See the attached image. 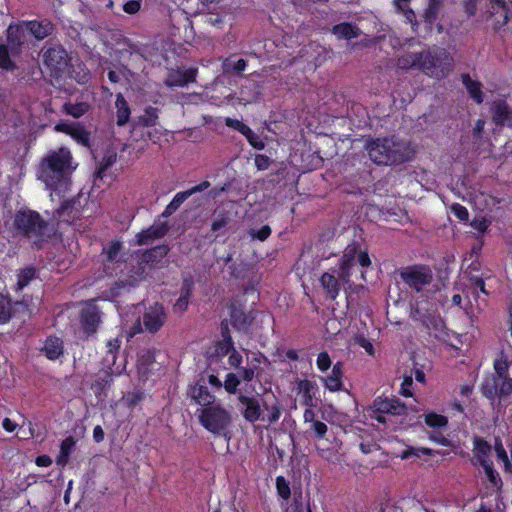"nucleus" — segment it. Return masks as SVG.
Instances as JSON below:
<instances>
[{
	"label": "nucleus",
	"mask_w": 512,
	"mask_h": 512,
	"mask_svg": "<svg viewBox=\"0 0 512 512\" xmlns=\"http://www.w3.org/2000/svg\"><path fill=\"white\" fill-rule=\"evenodd\" d=\"M76 168L77 163L73 161L68 148L50 150L39 164L38 179L47 189L60 195L68 190L71 175Z\"/></svg>",
	"instance_id": "1"
},
{
	"label": "nucleus",
	"mask_w": 512,
	"mask_h": 512,
	"mask_svg": "<svg viewBox=\"0 0 512 512\" xmlns=\"http://www.w3.org/2000/svg\"><path fill=\"white\" fill-rule=\"evenodd\" d=\"M356 263H359L364 269L371 265V260L367 251L360 250L358 244L354 243L348 245L343 252V256L339 262L338 278L329 272L323 273L320 278L321 286L325 290L328 298L332 300L337 298L340 292V281L348 285L345 290L348 293L347 298L350 297V292H348V290L352 287L350 279L352 276V269Z\"/></svg>",
	"instance_id": "2"
},
{
	"label": "nucleus",
	"mask_w": 512,
	"mask_h": 512,
	"mask_svg": "<svg viewBox=\"0 0 512 512\" xmlns=\"http://www.w3.org/2000/svg\"><path fill=\"white\" fill-rule=\"evenodd\" d=\"M13 234L29 241L32 247L41 249L55 234L54 226L34 210H19L12 222Z\"/></svg>",
	"instance_id": "3"
},
{
	"label": "nucleus",
	"mask_w": 512,
	"mask_h": 512,
	"mask_svg": "<svg viewBox=\"0 0 512 512\" xmlns=\"http://www.w3.org/2000/svg\"><path fill=\"white\" fill-rule=\"evenodd\" d=\"M370 159L378 165H393L409 161L413 156L410 146L392 138H377L366 144Z\"/></svg>",
	"instance_id": "4"
},
{
	"label": "nucleus",
	"mask_w": 512,
	"mask_h": 512,
	"mask_svg": "<svg viewBox=\"0 0 512 512\" xmlns=\"http://www.w3.org/2000/svg\"><path fill=\"white\" fill-rule=\"evenodd\" d=\"M421 70L430 77L442 79L453 70V57L442 47L422 51Z\"/></svg>",
	"instance_id": "5"
},
{
	"label": "nucleus",
	"mask_w": 512,
	"mask_h": 512,
	"mask_svg": "<svg viewBox=\"0 0 512 512\" xmlns=\"http://www.w3.org/2000/svg\"><path fill=\"white\" fill-rule=\"evenodd\" d=\"M198 419L206 430L218 436H226L233 420L231 412L220 403L198 409Z\"/></svg>",
	"instance_id": "6"
},
{
	"label": "nucleus",
	"mask_w": 512,
	"mask_h": 512,
	"mask_svg": "<svg viewBox=\"0 0 512 512\" xmlns=\"http://www.w3.org/2000/svg\"><path fill=\"white\" fill-rule=\"evenodd\" d=\"M69 62L66 50L60 45L49 47L43 51V63L51 77L55 79L62 78L69 71Z\"/></svg>",
	"instance_id": "7"
},
{
	"label": "nucleus",
	"mask_w": 512,
	"mask_h": 512,
	"mask_svg": "<svg viewBox=\"0 0 512 512\" xmlns=\"http://www.w3.org/2000/svg\"><path fill=\"white\" fill-rule=\"evenodd\" d=\"M400 278L411 289L421 292L433 281V272L426 265L407 266L400 270Z\"/></svg>",
	"instance_id": "8"
},
{
	"label": "nucleus",
	"mask_w": 512,
	"mask_h": 512,
	"mask_svg": "<svg viewBox=\"0 0 512 512\" xmlns=\"http://www.w3.org/2000/svg\"><path fill=\"white\" fill-rule=\"evenodd\" d=\"M166 319L167 315L164 307L159 303H155L145 310L142 319L137 321L129 336L133 337L136 333L141 332V325H143L144 329L149 333H156L165 324Z\"/></svg>",
	"instance_id": "9"
},
{
	"label": "nucleus",
	"mask_w": 512,
	"mask_h": 512,
	"mask_svg": "<svg viewBox=\"0 0 512 512\" xmlns=\"http://www.w3.org/2000/svg\"><path fill=\"white\" fill-rule=\"evenodd\" d=\"M237 401V409L247 422L254 423L258 420H265V417H262L261 399L259 397L239 393Z\"/></svg>",
	"instance_id": "10"
},
{
	"label": "nucleus",
	"mask_w": 512,
	"mask_h": 512,
	"mask_svg": "<svg viewBox=\"0 0 512 512\" xmlns=\"http://www.w3.org/2000/svg\"><path fill=\"white\" fill-rule=\"evenodd\" d=\"M373 408L375 413L376 420L379 422H384L385 419L382 414H391V415H404L406 414V406L404 403L400 402L397 398H382L377 397L373 402Z\"/></svg>",
	"instance_id": "11"
},
{
	"label": "nucleus",
	"mask_w": 512,
	"mask_h": 512,
	"mask_svg": "<svg viewBox=\"0 0 512 512\" xmlns=\"http://www.w3.org/2000/svg\"><path fill=\"white\" fill-rule=\"evenodd\" d=\"M256 318V311H246L238 302L230 305V322L231 325L240 331H247Z\"/></svg>",
	"instance_id": "12"
},
{
	"label": "nucleus",
	"mask_w": 512,
	"mask_h": 512,
	"mask_svg": "<svg viewBox=\"0 0 512 512\" xmlns=\"http://www.w3.org/2000/svg\"><path fill=\"white\" fill-rule=\"evenodd\" d=\"M187 395L202 408L211 406L215 403L216 399L208 390L203 376H201L197 382L188 386Z\"/></svg>",
	"instance_id": "13"
},
{
	"label": "nucleus",
	"mask_w": 512,
	"mask_h": 512,
	"mask_svg": "<svg viewBox=\"0 0 512 512\" xmlns=\"http://www.w3.org/2000/svg\"><path fill=\"white\" fill-rule=\"evenodd\" d=\"M196 69H187L185 71L171 69L168 71L164 84L167 87H184L196 79Z\"/></svg>",
	"instance_id": "14"
},
{
	"label": "nucleus",
	"mask_w": 512,
	"mask_h": 512,
	"mask_svg": "<svg viewBox=\"0 0 512 512\" xmlns=\"http://www.w3.org/2000/svg\"><path fill=\"white\" fill-rule=\"evenodd\" d=\"M492 120L498 126L512 127V109L504 100H496L491 105Z\"/></svg>",
	"instance_id": "15"
},
{
	"label": "nucleus",
	"mask_w": 512,
	"mask_h": 512,
	"mask_svg": "<svg viewBox=\"0 0 512 512\" xmlns=\"http://www.w3.org/2000/svg\"><path fill=\"white\" fill-rule=\"evenodd\" d=\"M168 232V225L165 222L154 223L146 230L139 232L136 235L137 245H147L152 241L162 238Z\"/></svg>",
	"instance_id": "16"
},
{
	"label": "nucleus",
	"mask_w": 512,
	"mask_h": 512,
	"mask_svg": "<svg viewBox=\"0 0 512 512\" xmlns=\"http://www.w3.org/2000/svg\"><path fill=\"white\" fill-rule=\"evenodd\" d=\"M99 322L100 314L96 306H89L82 310L81 325L88 335L96 332Z\"/></svg>",
	"instance_id": "17"
},
{
	"label": "nucleus",
	"mask_w": 512,
	"mask_h": 512,
	"mask_svg": "<svg viewBox=\"0 0 512 512\" xmlns=\"http://www.w3.org/2000/svg\"><path fill=\"white\" fill-rule=\"evenodd\" d=\"M24 25L37 40H43L54 31V25L48 20L28 21Z\"/></svg>",
	"instance_id": "18"
},
{
	"label": "nucleus",
	"mask_w": 512,
	"mask_h": 512,
	"mask_svg": "<svg viewBox=\"0 0 512 512\" xmlns=\"http://www.w3.org/2000/svg\"><path fill=\"white\" fill-rule=\"evenodd\" d=\"M473 445L474 458L480 465L491 462L489 460V455L491 454L492 447L485 439L481 437H475L473 440Z\"/></svg>",
	"instance_id": "19"
},
{
	"label": "nucleus",
	"mask_w": 512,
	"mask_h": 512,
	"mask_svg": "<svg viewBox=\"0 0 512 512\" xmlns=\"http://www.w3.org/2000/svg\"><path fill=\"white\" fill-rule=\"evenodd\" d=\"M167 245L155 246L149 250H146L142 255V260L150 266L157 265L169 252Z\"/></svg>",
	"instance_id": "20"
},
{
	"label": "nucleus",
	"mask_w": 512,
	"mask_h": 512,
	"mask_svg": "<svg viewBox=\"0 0 512 512\" xmlns=\"http://www.w3.org/2000/svg\"><path fill=\"white\" fill-rule=\"evenodd\" d=\"M122 243L119 241L109 242L102 251L105 256L104 262L106 263H118L122 260Z\"/></svg>",
	"instance_id": "21"
},
{
	"label": "nucleus",
	"mask_w": 512,
	"mask_h": 512,
	"mask_svg": "<svg viewBox=\"0 0 512 512\" xmlns=\"http://www.w3.org/2000/svg\"><path fill=\"white\" fill-rule=\"evenodd\" d=\"M462 83L467 89L470 96L478 103L483 102V93L481 91L482 84L478 81H474L469 74H462Z\"/></svg>",
	"instance_id": "22"
},
{
	"label": "nucleus",
	"mask_w": 512,
	"mask_h": 512,
	"mask_svg": "<svg viewBox=\"0 0 512 512\" xmlns=\"http://www.w3.org/2000/svg\"><path fill=\"white\" fill-rule=\"evenodd\" d=\"M332 32L338 38L347 40L356 38L360 35V29L357 26L347 22L335 25L332 29Z\"/></svg>",
	"instance_id": "23"
},
{
	"label": "nucleus",
	"mask_w": 512,
	"mask_h": 512,
	"mask_svg": "<svg viewBox=\"0 0 512 512\" xmlns=\"http://www.w3.org/2000/svg\"><path fill=\"white\" fill-rule=\"evenodd\" d=\"M192 291V281L185 279L181 288V294L180 297L177 299L176 303L174 304V310L176 312H184L189 303V298Z\"/></svg>",
	"instance_id": "24"
},
{
	"label": "nucleus",
	"mask_w": 512,
	"mask_h": 512,
	"mask_svg": "<svg viewBox=\"0 0 512 512\" xmlns=\"http://www.w3.org/2000/svg\"><path fill=\"white\" fill-rule=\"evenodd\" d=\"M480 390L486 398L494 400L498 395V379L495 375L491 374L483 380Z\"/></svg>",
	"instance_id": "25"
},
{
	"label": "nucleus",
	"mask_w": 512,
	"mask_h": 512,
	"mask_svg": "<svg viewBox=\"0 0 512 512\" xmlns=\"http://www.w3.org/2000/svg\"><path fill=\"white\" fill-rule=\"evenodd\" d=\"M36 274L37 271L32 266L20 269L17 273L16 290H23L24 287H26L33 279L36 278Z\"/></svg>",
	"instance_id": "26"
},
{
	"label": "nucleus",
	"mask_w": 512,
	"mask_h": 512,
	"mask_svg": "<svg viewBox=\"0 0 512 512\" xmlns=\"http://www.w3.org/2000/svg\"><path fill=\"white\" fill-rule=\"evenodd\" d=\"M246 67L247 61L244 59L233 61L231 58H226L222 63L223 74H236L240 76Z\"/></svg>",
	"instance_id": "27"
},
{
	"label": "nucleus",
	"mask_w": 512,
	"mask_h": 512,
	"mask_svg": "<svg viewBox=\"0 0 512 512\" xmlns=\"http://www.w3.org/2000/svg\"><path fill=\"white\" fill-rule=\"evenodd\" d=\"M446 1L447 0H429L428 7L426 8L423 15L425 22L433 24L436 21L438 14Z\"/></svg>",
	"instance_id": "28"
},
{
	"label": "nucleus",
	"mask_w": 512,
	"mask_h": 512,
	"mask_svg": "<svg viewBox=\"0 0 512 512\" xmlns=\"http://www.w3.org/2000/svg\"><path fill=\"white\" fill-rule=\"evenodd\" d=\"M42 350L49 359L54 360L62 354V342L58 338H48Z\"/></svg>",
	"instance_id": "29"
},
{
	"label": "nucleus",
	"mask_w": 512,
	"mask_h": 512,
	"mask_svg": "<svg viewBox=\"0 0 512 512\" xmlns=\"http://www.w3.org/2000/svg\"><path fill=\"white\" fill-rule=\"evenodd\" d=\"M116 106H117V124L119 126H123L129 120L130 109H129V106H128L126 100L120 94L117 96Z\"/></svg>",
	"instance_id": "30"
},
{
	"label": "nucleus",
	"mask_w": 512,
	"mask_h": 512,
	"mask_svg": "<svg viewBox=\"0 0 512 512\" xmlns=\"http://www.w3.org/2000/svg\"><path fill=\"white\" fill-rule=\"evenodd\" d=\"M75 446V440L73 437H67L65 438L60 445V453L57 457V464L64 466L67 461L70 453L72 452L73 448Z\"/></svg>",
	"instance_id": "31"
},
{
	"label": "nucleus",
	"mask_w": 512,
	"mask_h": 512,
	"mask_svg": "<svg viewBox=\"0 0 512 512\" xmlns=\"http://www.w3.org/2000/svg\"><path fill=\"white\" fill-rule=\"evenodd\" d=\"M146 265L147 263H144L141 259L140 262H138L136 267H133L131 270V274L129 276V280L127 282H122V286H125L128 284L129 286H134L138 281L145 278L146 275Z\"/></svg>",
	"instance_id": "32"
},
{
	"label": "nucleus",
	"mask_w": 512,
	"mask_h": 512,
	"mask_svg": "<svg viewBox=\"0 0 512 512\" xmlns=\"http://www.w3.org/2000/svg\"><path fill=\"white\" fill-rule=\"evenodd\" d=\"M188 198L189 193H187L186 191L177 193L172 199V201L166 206L164 212L162 213V216L169 217L170 215H172Z\"/></svg>",
	"instance_id": "33"
},
{
	"label": "nucleus",
	"mask_w": 512,
	"mask_h": 512,
	"mask_svg": "<svg viewBox=\"0 0 512 512\" xmlns=\"http://www.w3.org/2000/svg\"><path fill=\"white\" fill-rule=\"evenodd\" d=\"M231 220L232 219L229 212L216 211L214 213V218L211 224V230L214 232L220 231L221 229L227 227Z\"/></svg>",
	"instance_id": "34"
},
{
	"label": "nucleus",
	"mask_w": 512,
	"mask_h": 512,
	"mask_svg": "<svg viewBox=\"0 0 512 512\" xmlns=\"http://www.w3.org/2000/svg\"><path fill=\"white\" fill-rule=\"evenodd\" d=\"M494 449H495L496 456H497L498 460L503 462L505 471L512 473L511 460L509 459L507 452H506L500 438L495 439Z\"/></svg>",
	"instance_id": "35"
},
{
	"label": "nucleus",
	"mask_w": 512,
	"mask_h": 512,
	"mask_svg": "<svg viewBox=\"0 0 512 512\" xmlns=\"http://www.w3.org/2000/svg\"><path fill=\"white\" fill-rule=\"evenodd\" d=\"M420 323L427 328L428 330H442L443 321L442 319L436 315L435 313H431L426 311L424 317H422Z\"/></svg>",
	"instance_id": "36"
},
{
	"label": "nucleus",
	"mask_w": 512,
	"mask_h": 512,
	"mask_svg": "<svg viewBox=\"0 0 512 512\" xmlns=\"http://www.w3.org/2000/svg\"><path fill=\"white\" fill-rule=\"evenodd\" d=\"M89 109V105L85 102L79 103H65L63 106V110L68 115L73 116L74 118H79L84 115Z\"/></svg>",
	"instance_id": "37"
},
{
	"label": "nucleus",
	"mask_w": 512,
	"mask_h": 512,
	"mask_svg": "<svg viewBox=\"0 0 512 512\" xmlns=\"http://www.w3.org/2000/svg\"><path fill=\"white\" fill-rule=\"evenodd\" d=\"M116 159L117 155L114 151H107L99 163L96 176L102 178L104 172L116 162Z\"/></svg>",
	"instance_id": "38"
},
{
	"label": "nucleus",
	"mask_w": 512,
	"mask_h": 512,
	"mask_svg": "<svg viewBox=\"0 0 512 512\" xmlns=\"http://www.w3.org/2000/svg\"><path fill=\"white\" fill-rule=\"evenodd\" d=\"M398 64L401 68L418 67L421 69V52L410 53L399 59Z\"/></svg>",
	"instance_id": "39"
},
{
	"label": "nucleus",
	"mask_w": 512,
	"mask_h": 512,
	"mask_svg": "<svg viewBox=\"0 0 512 512\" xmlns=\"http://www.w3.org/2000/svg\"><path fill=\"white\" fill-rule=\"evenodd\" d=\"M489 3L491 4L492 13H497L495 6L504 11L503 19H502V21H498L496 23V28H501V27L505 26L509 21L508 7H507L506 1L505 0H489Z\"/></svg>",
	"instance_id": "40"
},
{
	"label": "nucleus",
	"mask_w": 512,
	"mask_h": 512,
	"mask_svg": "<svg viewBox=\"0 0 512 512\" xmlns=\"http://www.w3.org/2000/svg\"><path fill=\"white\" fill-rule=\"evenodd\" d=\"M158 119V109L154 107H147L144 115L140 116V122L146 127L155 126Z\"/></svg>",
	"instance_id": "41"
},
{
	"label": "nucleus",
	"mask_w": 512,
	"mask_h": 512,
	"mask_svg": "<svg viewBox=\"0 0 512 512\" xmlns=\"http://www.w3.org/2000/svg\"><path fill=\"white\" fill-rule=\"evenodd\" d=\"M69 135L82 145L89 146L90 134L83 127L74 125Z\"/></svg>",
	"instance_id": "42"
},
{
	"label": "nucleus",
	"mask_w": 512,
	"mask_h": 512,
	"mask_svg": "<svg viewBox=\"0 0 512 512\" xmlns=\"http://www.w3.org/2000/svg\"><path fill=\"white\" fill-rule=\"evenodd\" d=\"M425 423L433 428H441L447 425L448 420L446 417L442 415L436 413H429L425 415Z\"/></svg>",
	"instance_id": "43"
},
{
	"label": "nucleus",
	"mask_w": 512,
	"mask_h": 512,
	"mask_svg": "<svg viewBox=\"0 0 512 512\" xmlns=\"http://www.w3.org/2000/svg\"><path fill=\"white\" fill-rule=\"evenodd\" d=\"M297 389L299 393L304 395L306 405H310L312 401L311 391L314 389V384L309 380H300L297 383Z\"/></svg>",
	"instance_id": "44"
},
{
	"label": "nucleus",
	"mask_w": 512,
	"mask_h": 512,
	"mask_svg": "<svg viewBox=\"0 0 512 512\" xmlns=\"http://www.w3.org/2000/svg\"><path fill=\"white\" fill-rule=\"evenodd\" d=\"M265 409L267 411H269V414L265 418V420L269 424H273V423H275V422H277L279 420V418L281 416V412H282V406H281V404L278 401H276L271 406L265 405Z\"/></svg>",
	"instance_id": "45"
},
{
	"label": "nucleus",
	"mask_w": 512,
	"mask_h": 512,
	"mask_svg": "<svg viewBox=\"0 0 512 512\" xmlns=\"http://www.w3.org/2000/svg\"><path fill=\"white\" fill-rule=\"evenodd\" d=\"M239 384H240L239 377L234 373H228L226 375V379H225L223 386H224V389L229 394H235L237 392V388H238Z\"/></svg>",
	"instance_id": "46"
},
{
	"label": "nucleus",
	"mask_w": 512,
	"mask_h": 512,
	"mask_svg": "<svg viewBox=\"0 0 512 512\" xmlns=\"http://www.w3.org/2000/svg\"><path fill=\"white\" fill-rule=\"evenodd\" d=\"M276 488L278 495L283 498L284 500L289 499L291 492L289 483L285 480L283 476H278L276 478Z\"/></svg>",
	"instance_id": "47"
},
{
	"label": "nucleus",
	"mask_w": 512,
	"mask_h": 512,
	"mask_svg": "<svg viewBox=\"0 0 512 512\" xmlns=\"http://www.w3.org/2000/svg\"><path fill=\"white\" fill-rule=\"evenodd\" d=\"M115 362L116 354L106 353V356L103 358V365L104 368H106L105 373L108 374V376L120 374V370L118 368H116L115 370L113 369Z\"/></svg>",
	"instance_id": "48"
},
{
	"label": "nucleus",
	"mask_w": 512,
	"mask_h": 512,
	"mask_svg": "<svg viewBox=\"0 0 512 512\" xmlns=\"http://www.w3.org/2000/svg\"><path fill=\"white\" fill-rule=\"evenodd\" d=\"M11 318V306L3 296L0 297V323H7Z\"/></svg>",
	"instance_id": "49"
},
{
	"label": "nucleus",
	"mask_w": 512,
	"mask_h": 512,
	"mask_svg": "<svg viewBox=\"0 0 512 512\" xmlns=\"http://www.w3.org/2000/svg\"><path fill=\"white\" fill-rule=\"evenodd\" d=\"M432 453V450L429 448H414L409 447L402 451L400 457L401 459H408L412 456L420 457L421 455H430Z\"/></svg>",
	"instance_id": "50"
},
{
	"label": "nucleus",
	"mask_w": 512,
	"mask_h": 512,
	"mask_svg": "<svg viewBox=\"0 0 512 512\" xmlns=\"http://www.w3.org/2000/svg\"><path fill=\"white\" fill-rule=\"evenodd\" d=\"M242 135L246 137L250 145L253 146L255 149L262 150L264 148V142L256 133H254L251 130L250 127H248L245 133H243Z\"/></svg>",
	"instance_id": "51"
},
{
	"label": "nucleus",
	"mask_w": 512,
	"mask_h": 512,
	"mask_svg": "<svg viewBox=\"0 0 512 512\" xmlns=\"http://www.w3.org/2000/svg\"><path fill=\"white\" fill-rule=\"evenodd\" d=\"M481 466L483 467L489 482L492 485L497 486L498 483L501 482V479L499 477V474L494 470L493 463L489 462Z\"/></svg>",
	"instance_id": "52"
},
{
	"label": "nucleus",
	"mask_w": 512,
	"mask_h": 512,
	"mask_svg": "<svg viewBox=\"0 0 512 512\" xmlns=\"http://www.w3.org/2000/svg\"><path fill=\"white\" fill-rule=\"evenodd\" d=\"M396 11L404 15L407 22H409L412 25V30L415 32L416 27L418 26V21L416 19L415 12L411 8H409V6L396 8Z\"/></svg>",
	"instance_id": "53"
},
{
	"label": "nucleus",
	"mask_w": 512,
	"mask_h": 512,
	"mask_svg": "<svg viewBox=\"0 0 512 512\" xmlns=\"http://www.w3.org/2000/svg\"><path fill=\"white\" fill-rule=\"evenodd\" d=\"M325 387L329 389L332 392L341 390L343 384L342 379L338 376H334L333 374H330L324 379Z\"/></svg>",
	"instance_id": "54"
},
{
	"label": "nucleus",
	"mask_w": 512,
	"mask_h": 512,
	"mask_svg": "<svg viewBox=\"0 0 512 512\" xmlns=\"http://www.w3.org/2000/svg\"><path fill=\"white\" fill-rule=\"evenodd\" d=\"M508 368H509V364L506 360H503V359L496 360L494 363L496 378L497 379L507 378L508 377Z\"/></svg>",
	"instance_id": "55"
},
{
	"label": "nucleus",
	"mask_w": 512,
	"mask_h": 512,
	"mask_svg": "<svg viewBox=\"0 0 512 512\" xmlns=\"http://www.w3.org/2000/svg\"><path fill=\"white\" fill-rule=\"evenodd\" d=\"M502 383L498 386V396L508 397L512 394V378H501Z\"/></svg>",
	"instance_id": "56"
},
{
	"label": "nucleus",
	"mask_w": 512,
	"mask_h": 512,
	"mask_svg": "<svg viewBox=\"0 0 512 512\" xmlns=\"http://www.w3.org/2000/svg\"><path fill=\"white\" fill-rule=\"evenodd\" d=\"M271 234V228L268 225L262 226L259 230L251 229L249 231V235L253 239H258L260 241L266 240Z\"/></svg>",
	"instance_id": "57"
},
{
	"label": "nucleus",
	"mask_w": 512,
	"mask_h": 512,
	"mask_svg": "<svg viewBox=\"0 0 512 512\" xmlns=\"http://www.w3.org/2000/svg\"><path fill=\"white\" fill-rule=\"evenodd\" d=\"M451 211L460 221H467L469 217L468 210L461 204L455 203L451 206Z\"/></svg>",
	"instance_id": "58"
},
{
	"label": "nucleus",
	"mask_w": 512,
	"mask_h": 512,
	"mask_svg": "<svg viewBox=\"0 0 512 512\" xmlns=\"http://www.w3.org/2000/svg\"><path fill=\"white\" fill-rule=\"evenodd\" d=\"M225 124L227 127L237 130L241 134L245 133L248 126L238 119L226 118Z\"/></svg>",
	"instance_id": "59"
},
{
	"label": "nucleus",
	"mask_w": 512,
	"mask_h": 512,
	"mask_svg": "<svg viewBox=\"0 0 512 512\" xmlns=\"http://www.w3.org/2000/svg\"><path fill=\"white\" fill-rule=\"evenodd\" d=\"M330 366H331V359H330L329 354L327 352L319 353V355L317 357V367L321 371H326L330 368Z\"/></svg>",
	"instance_id": "60"
},
{
	"label": "nucleus",
	"mask_w": 512,
	"mask_h": 512,
	"mask_svg": "<svg viewBox=\"0 0 512 512\" xmlns=\"http://www.w3.org/2000/svg\"><path fill=\"white\" fill-rule=\"evenodd\" d=\"M227 341L232 349V353L229 356V364L238 368L242 362V356L233 348L230 336L227 337Z\"/></svg>",
	"instance_id": "61"
},
{
	"label": "nucleus",
	"mask_w": 512,
	"mask_h": 512,
	"mask_svg": "<svg viewBox=\"0 0 512 512\" xmlns=\"http://www.w3.org/2000/svg\"><path fill=\"white\" fill-rule=\"evenodd\" d=\"M311 429L314 431L317 438H323L327 433V425L319 420L312 421Z\"/></svg>",
	"instance_id": "62"
},
{
	"label": "nucleus",
	"mask_w": 512,
	"mask_h": 512,
	"mask_svg": "<svg viewBox=\"0 0 512 512\" xmlns=\"http://www.w3.org/2000/svg\"><path fill=\"white\" fill-rule=\"evenodd\" d=\"M270 164H271V160H270V158L268 156L263 155V154L256 155V157H255V166L259 170H266V169H268Z\"/></svg>",
	"instance_id": "63"
},
{
	"label": "nucleus",
	"mask_w": 512,
	"mask_h": 512,
	"mask_svg": "<svg viewBox=\"0 0 512 512\" xmlns=\"http://www.w3.org/2000/svg\"><path fill=\"white\" fill-rule=\"evenodd\" d=\"M141 0H129L123 5V10L128 14H135L140 9Z\"/></svg>",
	"instance_id": "64"
}]
</instances>
